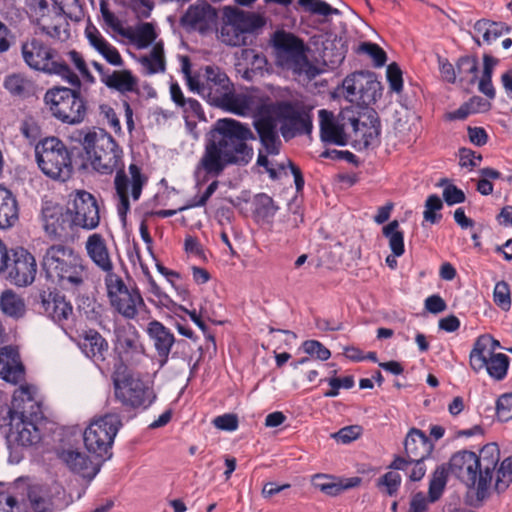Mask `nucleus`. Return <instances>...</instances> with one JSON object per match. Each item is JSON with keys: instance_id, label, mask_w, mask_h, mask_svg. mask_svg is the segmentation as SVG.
Segmentation results:
<instances>
[{"instance_id": "obj_54", "label": "nucleus", "mask_w": 512, "mask_h": 512, "mask_svg": "<svg viewBox=\"0 0 512 512\" xmlns=\"http://www.w3.org/2000/svg\"><path fill=\"white\" fill-rule=\"evenodd\" d=\"M496 415L502 422L512 419V393H504L497 399Z\"/></svg>"}, {"instance_id": "obj_27", "label": "nucleus", "mask_w": 512, "mask_h": 512, "mask_svg": "<svg viewBox=\"0 0 512 512\" xmlns=\"http://www.w3.org/2000/svg\"><path fill=\"white\" fill-rule=\"evenodd\" d=\"M216 18V10L207 2L202 1L187 9L181 18V24L184 27L205 32L215 23Z\"/></svg>"}, {"instance_id": "obj_64", "label": "nucleus", "mask_w": 512, "mask_h": 512, "mask_svg": "<svg viewBox=\"0 0 512 512\" xmlns=\"http://www.w3.org/2000/svg\"><path fill=\"white\" fill-rule=\"evenodd\" d=\"M183 109L186 119L197 118L199 120H205V113L202 109L201 104L194 98H187L183 105H180Z\"/></svg>"}, {"instance_id": "obj_55", "label": "nucleus", "mask_w": 512, "mask_h": 512, "mask_svg": "<svg viewBox=\"0 0 512 512\" xmlns=\"http://www.w3.org/2000/svg\"><path fill=\"white\" fill-rule=\"evenodd\" d=\"M331 389L324 393L325 397L333 398L339 395V389H351L354 386V377L349 375L343 378L331 377L326 380Z\"/></svg>"}, {"instance_id": "obj_63", "label": "nucleus", "mask_w": 512, "mask_h": 512, "mask_svg": "<svg viewBox=\"0 0 512 512\" xmlns=\"http://www.w3.org/2000/svg\"><path fill=\"white\" fill-rule=\"evenodd\" d=\"M27 7L36 17V25L39 26L42 19L49 13V3L47 0H26Z\"/></svg>"}, {"instance_id": "obj_10", "label": "nucleus", "mask_w": 512, "mask_h": 512, "mask_svg": "<svg viewBox=\"0 0 512 512\" xmlns=\"http://www.w3.org/2000/svg\"><path fill=\"white\" fill-rule=\"evenodd\" d=\"M35 155L39 168L49 178L64 182L71 177V152L60 139L45 138L36 145Z\"/></svg>"}, {"instance_id": "obj_56", "label": "nucleus", "mask_w": 512, "mask_h": 512, "mask_svg": "<svg viewBox=\"0 0 512 512\" xmlns=\"http://www.w3.org/2000/svg\"><path fill=\"white\" fill-rule=\"evenodd\" d=\"M156 38V33L151 23H143L135 32V41L140 48L149 46Z\"/></svg>"}, {"instance_id": "obj_48", "label": "nucleus", "mask_w": 512, "mask_h": 512, "mask_svg": "<svg viewBox=\"0 0 512 512\" xmlns=\"http://www.w3.org/2000/svg\"><path fill=\"white\" fill-rule=\"evenodd\" d=\"M0 512H27L24 498L19 499L8 491H1Z\"/></svg>"}, {"instance_id": "obj_28", "label": "nucleus", "mask_w": 512, "mask_h": 512, "mask_svg": "<svg viewBox=\"0 0 512 512\" xmlns=\"http://www.w3.org/2000/svg\"><path fill=\"white\" fill-rule=\"evenodd\" d=\"M362 482L360 477L340 478L328 474H316L311 483L314 488L328 496H338L342 492L358 487Z\"/></svg>"}, {"instance_id": "obj_12", "label": "nucleus", "mask_w": 512, "mask_h": 512, "mask_svg": "<svg viewBox=\"0 0 512 512\" xmlns=\"http://www.w3.org/2000/svg\"><path fill=\"white\" fill-rule=\"evenodd\" d=\"M121 426L122 422L117 414H106L92 421L84 431L85 447L96 456L107 455Z\"/></svg>"}, {"instance_id": "obj_20", "label": "nucleus", "mask_w": 512, "mask_h": 512, "mask_svg": "<svg viewBox=\"0 0 512 512\" xmlns=\"http://www.w3.org/2000/svg\"><path fill=\"white\" fill-rule=\"evenodd\" d=\"M277 63L290 69L305 54L304 42L290 32L276 31L272 37Z\"/></svg>"}, {"instance_id": "obj_31", "label": "nucleus", "mask_w": 512, "mask_h": 512, "mask_svg": "<svg viewBox=\"0 0 512 512\" xmlns=\"http://www.w3.org/2000/svg\"><path fill=\"white\" fill-rule=\"evenodd\" d=\"M320 119V134L324 142L344 146L347 144V136L344 132V123L335 120L332 112L321 109L318 112Z\"/></svg>"}, {"instance_id": "obj_17", "label": "nucleus", "mask_w": 512, "mask_h": 512, "mask_svg": "<svg viewBox=\"0 0 512 512\" xmlns=\"http://www.w3.org/2000/svg\"><path fill=\"white\" fill-rule=\"evenodd\" d=\"M34 307L58 324L66 323L73 315V306L56 289L41 290L35 296Z\"/></svg>"}, {"instance_id": "obj_52", "label": "nucleus", "mask_w": 512, "mask_h": 512, "mask_svg": "<svg viewBox=\"0 0 512 512\" xmlns=\"http://www.w3.org/2000/svg\"><path fill=\"white\" fill-rule=\"evenodd\" d=\"M302 349L306 354L314 356L321 361H326L331 356L330 350L317 340L304 341L302 343Z\"/></svg>"}, {"instance_id": "obj_5", "label": "nucleus", "mask_w": 512, "mask_h": 512, "mask_svg": "<svg viewBox=\"0 0 512 512\" xmlns=\"http://www.w3.org/2000/svg\"><path fill=\"white\" fill-rule=\"evenodd\" d=\"M9 409L10 428L6 434L9 449L29 447L41 439L36 421L41 418L40 405L34 399L32 387L21 385L15 390Z\"/></svg>"}, {"instance_id": "obj_6", "label": "nucleus", "mask_w": 512, "mask_h": 512, "mask_svg": "<svg viewBox=\"0 0 512 512\" xmlns=\"http://www.w3.org/2000/svg\"><path fill=\"white\" fill-rule=\"evenodd\" d=\"M499 459L498 446L491 443L481 449L479 456L468 450L456 452L450 459L449 467L467 487H476L478 497H484Z\"/></svg>"}, {"instance_id": "obj_53", "label": "nucleus", "mask_w": 512, "mask_h": 512, "mask_svg": "<svg viewBox=\"0 0 512 512\" xmlns=\"http://www.w3.org/2000/svg\"><path fill=\"white\" fill-rule=\"evenodd\" d=\"M67 60L71 62L74 67L79 71L81 76L88 82H94V77L90 73L86 61L83 57V55L76 51V50H70L65 53Z\"/></svg>"}, {"instance_id": "obj_18", "label": "nucleus", "mask_w": 512, "mask_h": 512, "mask_svg": "<svg viewBox=\"0 0 512 512\" xmlns=\"http://www.w3.org/2000/svg\"><path fill=\"white\" fill-rule=\"evenodd\" d=\"M72 196L71 212L78 228H97L100 223V209L94 195L85 190H77Z\"/></svg>"}, {"instance_id": "obj_40", "label": "nucleus", "mask_w": 512, "mask_h": 512, "mask_svg": "<svg viewBox=\"0 0 512 512\" xmlns=\"http://www.w3.org/2000/svg\"><path fill=\"white\" fill-rule=\"evenodd\" d=\"M141 64L147 69V74H156L165 71V58L163 44L156 43L148 56L140 59Z\"/></svg>"}, {"instance_id": "obj_24", "label": "nucleus", "mask_w": 512, "mask_h": 512, "mask_svg": "<svg viewBox=\"0 0 512 512\" xmlns=\"http://www.w3.org/2000/svg\"><path fill=\"white\" fill-rule=\"evenodd\" d=\"M26 370L19 351L13 346L0 348V378L11 384L25 380Z\"/></svg>"}, {"instance_id": "obj_42", "label": "nucleus", "mask_w": 512, "mask_h": 512, "mask_svg": "<svg viewBox=\"0 0 512 512\" xmlns=\"http://www.w3.org/2000/svg\"><path fill=\"white\" fill-rule=\"evenodd\" d=\"M254 205L255 216L266 221L273 218L278 210V207L274 204L273 199L264 193L256 195Z\"/></svg>"}, {"instance_id": "obj_25", "label": "nucleus", "mask_w": 512, "mask_h": 512, "mask_svg": "<svg viewBox=\"0 0 512 512\" xmlns=\"http://www.w3.org/2000/svg\"><path fill=\"white\" fill-rule=\"evenodd\" d=\"M146 331L157 353L160 367L165 366L175 344L174 334L157 320L149 322Z\"/></svg>"}, {"instance_id": "obj_37", "label": "nucleus", "mask_w": 512, "mask_h": 512, "mask_svg": "<svg viewBox=\"0 0 512 512\" xmlns=\"http://www.w3.org/2000/svg\"><path fill=\"white\" fill-rule=\"evenodd\" d=\"M27 498L35 512H52V506L61 507L48 497L47 490L42 485H31L27 489Z\"/></svg>"}, {"instance_id": "obj_61", "label": "nucleus", "mask_w": 512, "mask_h": 512, "mask_svg": "<svg viewBox=\"0 0 512 512\" xmlns=\"http://www.w3.org/2000/svg\"><path fill=\"white\" fill-rule=\"evenodd\" d=\"M100 11L103 20L108 27H110L113 31L119 33L120 35H125L120 20L115 16L113 12L109 10L108 4L105 0H101L100 2Z\"/></svg>"}, {"instance_id": "obj_43", "label": "nucleus", "mask_w": 512, "mask_h": 512, "mask_svg": "<svg viewBox=\"0 0 512 512\" xmlns=\"http://www.w3.org/2000/svg\"><path fill=\"white\" fill-rule=\"evenodd\" d=\"M57 19L58 21H56L53 25H46L42 23L38 27L40 31L48 37L60 42H65L70 38V25L66 20L62 18Z\"/></svg>"}, {"instance_id": "obj_19", "label": "nucleus", "mask_w": 512, "mask_h": 512, "mask_svg": "<svg viewBox=\"0 0 512 512\" xmlns=\"http://www.w3.org/2000/svg\"><path fill=\"white\" fill-rule=\"evenodd\" d=\"M4 272L13 284L19 287L30 285L37 273L35 257L23 248L11 250V261Z\"/></svg>"}, {"instance_id": "obj_8", "label": "nucleus", "mask_w": 512, "mask_h": 512, "mask_svg": "<svg viewBox=\"0 0 512 512\" xmlns=\"http://www.w3.org/2000/svg\"><path fill=\"white\" fill-rule=\"evenodd\" d=\"M112 382L115 400L127 411L146 410L156 400L154 389L126 369L115 371Z\"/></svg>"}, {"instance_id": "obj_23", "label": "nucleus", "mask_w": 512, "mask_h": 512, "mask_svg": "<svg viewBox=\"0 0 512 512\" xmlns=\"http://www.w3.org/2000/svg\"><path fill=\"white\" fill-rule=\"evenodd\" d=\"M57 457L73 473L91 481L98 474L100 468L94 465L86 453L79 449L63 448L57 450Z\"/></svg>"}, {"instance_id": "obj_58", "label": "nucleus", "mask_w": 512, "mask_h": 512, "mask_svg": "<svg viewBox=\"0 0 512 512\" xmlns=\"http://www.w3.org/2000/svg\"><path fill=\"white\" fill-rule=\"evenodd\" d=\"M362 428L359 425H351L341 428L339 431L331 435L337 442L348 444L361 435Z\"/></svg>"}, {"instance_id": "obj_26", "label": "nucleus", "mask_w": 512, "mask_h": 512, "mask_svg": "<svg viewBox=\"0 0 512 512\" xmlns=\"http://www.w3.org/2000/svg\"><path fill=\"white\" fill-rule=\"evenodd\" d=\"M78 346L84 355L98 367L106 361L108 341L95 329H88L79 335Z\"/></svg>"}, {"instance_id": "obj_59", "label": "nucleus", "mask_w": 512, "mask_h": 512, "mask_svg": "<svg viewBox=\"0 0 512 512\" xmlns=\"http://www.w3.org/2000/svg\"><path fill=\"white\" fill-rule=\"evenodd\" d=\"M387 80L391 91L399 93L403 89L402 71L397 63L393 62L387 66Z\"/></svg>"}, {"instance_id": "obj_11", "label": "nucleus", "mask_w": 512, "mask_h": 512, "mask_svg": "<svg viewBox=\"0 0 512 512\" xmlns=\"http://www.w3.org/2000/svg\"><path fill=\"white\" fill-rule=\"evenodd\" d=\"M75 88L54 87L44 95V102L52 116L65 124H79L86 116V102L80 95V87Z\"/></svg>"}, {"instance_id": "obj_9", "label": "nucleus", "mask_w": 512, "mask_h": 512, "mask_svg": "<svg viewBox=\"0 0 512 512\" xmlns=\"http://www.w3.org/2000/svg\"><path fill=\"white\" fill-rule=\"evenodd\" d=\"M264 25L265 20L259 14L225 7L218 38L229 46H246L252 43L253 33Z\"/></svg>"}, {"instance_id": "obj_2", "label": "nucleus", "mask_w": 512, "mask_h": 512, "mask_svg": "<svg viewBox=\"0 0 512 512\" xmlns=\"http://www.w3.org/2000/svg\"><path fill=\"white\" fill-rule=\"evenodd\" d=\"M79 141L91 160L92 167L97 172L112 174L116 171L114 187L118 198L117 211L121 220L125 221L130 210L129 187L133 201L139 200L142 189L148 180L147 177L134 163L130 164L128 168L131 178L127 176L122 161L123 150L115 139L104 130L81 132Z\"/></svg>"}, {"instance_id": "obj_35", "label": "nucleus", "mask_w": 512, "mask_h": 512, "mask_svg": "<svg viewBox=\"0 0 512 512\" xmlns=\"http://www.w3.org/2000/svg\"><path fill=\"white\" fill-rule=\"evenodd\" d=\"M0 309L3 314L15 319L23 317L26 312L24 300L10 289L1 293Z\"/></svg>"}, {"instance_id": "obj_1", "label": "nucleus", "mask_w": 512, "mask_h": 512, "mask_svg": "<svg viewBox=\"0 0 512 512\" xmlns=\"http://www.w3.org/2000/svg\"><path fill=\"white\" fill-rule=\"evenodd\" d=\"M255 139L247 124L230 118L217 120L206 136L204 152L195 167L196 187L210 177L220 176L230 165H247L253 157V148L247 142Z\"/></svg>"}, {"instance_id": "obj_49", "label": "nucleus", "mask_w": 512, "mask_h": 512, "mask_svg": "<svg viewBox=\"0 0 512 512\" xmlns=\"http://www.w3.org/2000/svg\"><path fill=\"white\" fill-rule=\"evenodd\" d=\"M494 303L503 311H508L511 308V291L510 286L506 281H499L495 284L493 291Z\"/></svg>"}, {"instance_id": "obj_33", "label": "nucleus", "mask_w": 512, "mask_h": 512, "mask_svg": "<svg viewBox=\"0 0 512 512\" xmlns=\"http://www.w3.org/2000/svg\"><path fill=\"white\" fill-rule=\"evenodd\" d=\"M17 221V201L9 190L0 187V229H8Z\"/></svg>"}, {"instance_id": "obj_34", "label": "nucleus", "mask_w": 512, "mask_h": 512, "mask_svg": "<svg viewBox=\"0 0 512 512\" xmlns=\"http://www.w3.org/2000/svg\"><path fill=\"white\" fill-rule=\"evenodd\" d=\"M490 341L491 338L489 336L483 335L477 338L473 345L469 356V363L475 372L481 371L487 365L490 355L494 354L489 348Z\"/></svg>"}, {"instance_id": "obj_62", "label": "nucleus", "mask_w": 512, "mask_h": 512, "mask_svg": "<svg viewBox=\"0 0 512 512\" xmlns=\"http://www.w3.org/2000/svg\"><path fill=\"white\" fill-rule=\"evenodd\" d=\"M85 36L89 44L96 50H103L109 43L101 34V32L92 23H89L85 28Z\"/></svg>"}, {"instance_id": "obj_45", "label": "nucleus", "mask_w": 512, "mask_h": 512, "mask_svg": "<svg viewBox=\"0 0 512 512\" xmlns=\"http://www.w3.org/2000/svg\"><path fill=\"white\" fill-rule=\"evenodd\" d=\"M457 74L461 81L466 80L469 76L470 82H474L477 79L478 73V61L476 57L462 56L456 63Z\"/></svg>"}, {"instance_id": "obj_36", "label": "nucleus", "mask_w": 512, "mask_h": 512, "mask_svg": "<svg viewBox=\"0 0 512 512\" xmlns=\"http://www.w3.org/2000/svg\"><path fill=\"white\" fill-rule=\"evenodd\" d=\"M103 83L110 89L121 93L133 92L137 86V79L129 70L113 71L103 79Z\"/></svg>"}, {"instance_id": "obj_4", "label": "nucleus", "mask_w": 512, "mask_h": 512, "mask_svg": "<svg viewBox=\"0 0 512 512\" xmlns=\"http://www.w3.org/2000/svg\"><path fill=\"white\" fill-rule=\"evenodd\" d=\"M41 266L47 280L72 294L82 291L89 279L83 257L73 247L63 243L46 248Z\"/></svg>"}, {"instance_id": "obj_46", "label": "nucleus", "mask_w": 512, "mask_h": 512, "mask_svg": "<svg viewBox=\"0 0 512 512\" xmlns=\"http://www.w3.org/2000/svg\"><path fill=\"white\" fill-rule=\"evenodd\" d=\"M402 482L401 475L394 471H389L381 476L376 483L377 488L388 496H396Z\"/></svg>"}, {"instance_id": "obj_7", "label": "nucleus", "mask_w": 512, "mask_h": 512, "mask_svg": "<svg viewBox=\"0 0 512 512\" xmlns=\"http://www.w3.org/2000/svg\"><path fill=\"white\" fill-rule=\"evenodd\" d=\"M21 54L26 65L47 75H56L73 87H81L80 78L72 71L67 61L58 56L55 49L41 39L31 38L22 43Z\"/></svg>"}, {"instance_id": "obj_32", "label": "nucleus", "mask_w": 512, "mask_h": 512, "mask_svg": "<svg viewBox=\"0 0 512 512\" xmlns=\"http://www.w3.org/2000/svg\"><path fill=\"white\" fill-rule=\"evenodd\" d=\"M85 249L92 262L101 270L110 272L113 269L105 239L101 234H91L87 238Z\"/></svg>"}, {"instance_id": "obj_51", "label": "nucleus", "mask_w": 512, "mask_h": 512, "mask_svg": "<svg viewBox=\"0 0 512 512\" xmlns=\"http://www.w3.org/2000/svg\"><path fill=\"white\" fill-rule=\"evenodd\" d=\"M443 208V202L440 199V197L436 194H432L428 196V198L425 201V210L423 212V217L425 221L435 224L438 223L442 215L437 214L436 212L441 210Z\"/></svg>"}, {"instance_id": "obj_3", "label": "nucleus", "mask_w": 512, "mask_h": 512, "mask_svg": "<svg viewBox=\"0 0 512 512\" xmlns=\"http://www.w3.org/2000/svg\"><path fill=\"white\" fill-rule=\"evenodd\" d=\"M257 138L267 154L278 155L282 147L280 135L287 141L312 131L310 113L290 101L270 102L253 118Z\"/></svg>"}, {"instance_id": "obj_44", "label": "nucleus", "mask_w": 512, "mask_h": 512, "mask_svg": "<svg viewBox=\"0 0 512 512\" xmlns=\"http://www.w3.org/2000/svg\"><path fill=\"white\" fill-rule=\"evenodd\" d=\"M54 10L56 18L66 16L70 19L79 20L82 15L79 0H54Z\"/></svg>"}, {"instance_id": "obj_16", "label": "nucleus", "mask_w": 512, "mask_h": 512, "mask_svg": "<svg viewBox=\"0 0 512 512\" xmlns=\"http://www.w3.org/2000/svg\"><path fill=\"white\" fill-rule=\"evenodd\" d=\"M345 97L350 102L364 105L375 103L382 95L381 83L376 80L374 73L358 71L348 75L343 80Z\"/></svg>"}, {"instance_id": "obj_60", "label": "nucleus", "mask_w": 512, "mask_h": 512, "mask_svg": "<svg viewBox=\"0 0 512 512\" xmlns=\"http://www.w3.org/2000/svg\"><path fill=\"white\" fill-rule=\"evenodd\" d=\"M290 69L298 75H305L309 80L314 79L319 73L316 66L308 60L306 54L299 59V62L293 64Z\"/></svg>"}, {"instance_id": "obj_13", "label": "nucleus", "mask_w": 512, "mask_h": 512, "mask_svg": "<svg viewBox=\"0 0 512 512\" xmlns=\"http://www.w3.org/2000/svg\"><path fill=\"white\" fill-rule=\"evenodd\" d=\"M106 286L111 306L124 318L135 319L139 310L145 307L138 288H129L121 278L109 276L106 279Z\"/></svg>"}, {"instance_id": "obj_30", "label": "nucleus", "mask_w": 512, "mask_h": 512, "mask_svg": "<svg viewBox=\"0 0 512 512\" xmlns=\"http://www.w3.org/2000/svg\"><path fill=\"white\" fill-rule=\"evenodd\" d=\"M355 134L354 147L358 150L367 149L378 143L380 135V122L377 118L371 117L370 124L360 122L355 117H348Z\"/></svg>"}, {"instance_id": "obj_39", "label": "nucleus", "mask_w": 512, "mask_h": 512, "mask_svg": "<svg viewBox=\"0 0 512 512\" xmlns=\"http://www.w3.org/2000/svg\"><path fill=\"white\" fill-rule=\"evenodd\" d=\"M4 88L13 96L26 97L33 88L32 82L22 74H10L5 77Z\"/></svg>"}, {"instance_id": "obj_14", "label": "nucleus", "mask_w": 512, "mask_h": 512, "mask_svg": "<svg viewBox=\"0 0 512 512\" xmlns=\"http://www.w3.org/2000/svg\"><path fill=\"white\" fill-rule=\"evenodd\" d=\"M43 228L47 236L61 242L74 241L78 226L71 208L57 204H46L42 208Z\"/></svg>"}, {"instance_id": "obj_47", "label": "nucleus", "mask_w": 512, "mask_h": 512, "mask_svg": "<svg viewBox=\"0 0 512 512\" xmlns=\"http://www.w3.org/2000/svg\"><path fill=\"white\" fill-rule=\"evenodd\" d=\"M299 5L307 12L321 16L338 15V9L333 8L323 0H299Z\"/></svg>"}, {"instance_id": "obj_38", "label": "nucleus", "mask_w": 512, "mask_h": 512, "mask_svg": "<svg viewBox=\"0 0 512 512\" xmlns=\"http://www.w3.org/2000/svg\"><path fill=\"white\" fill-rule=\"evenodd\" d=\"M382 234L388 239L391 252L395 256H402L405 252L404 233L399 230V222L391 221L382 228Z\"/></svg>"}, {"instance_id": "obj_21", "label": "nucleus", "mask_w": 512, "mask_h": 512, "mask_svg": "<svg viewBox=\"0 0 512 512\" xmlns=\"http://www.w3.org/2000/svg\"><path fill=\"white\" fill-rule=\"evenodd\" d=\"M114 352L124 369L136 362L145 352L139 332L134 327L117 331Z\"/></svg>"}, {"instance_id": "obj_57", "label": "nucleus", "mask_w": 512, "mask_h": 512, "mask_svg": "<svg viewBox=\"0 0 512 512\" xmlns=\"http://www.w3.org/2000/svg\"><path fill=\"white\" fill-rule=\"evenodd\" d=\"M512 475V456L507 457L501 463L497 471L496 489L498 491L505 490L511 481Z\"/></svg>"}, {"instance_id": "obj_15", "label": "nucleus", "mask_w": 512, "mask_h": 512, "mask_svg": "<svg viewBox=\"0 0 512 512\" xmlns=\"http://www.w3.org/2000/svg\"><path fill=\"white\" fill-rule=\"evenodd\" d=\"M197 88L192 92L199 94L202 98L215 107L233 89V83L222 68L216 65H206L200 68V77Z\"/></svg>"}, {"instance_id": "obj_22", "label": "nucleus", "mask_w": 512, "mask_h": 512, "mask_svg": "<svg viewBox=\"0 0 512 512\" xmlns=\"http://www.w3.org/2000/svg\"><path fill=\"white\" fill-rule=\"evenodd\" d=\"M267 104L256 95L235 93L233 88L230 89L228 95L222 99L217 107L238 116H252L254 118Z\"/></svg>"}, {"instance_id": "obj_41", "label": "nucleus", "mask_w": 512, "mask_h": 512, "mask_svg": "<svg viewBox=\"0 0 512 512\" xmlns=\"http://www.w3.org/2000/svg\"><path fill=\"white\" fill-rule=\"evenodd\" d=\"M509 364L510 359L506 354L494 353L493 355H490L487 360V365H485L484 368H486L487 373L491 378L496 381H501L507 375Z\"/></svg>"}, {"instance_id": "obj_29", "label": "nucleus", "mask_w": 512, "mask_h": 512, "mask_svg": "<svg viewBox=\"0 0 512 512\" xmlns=\"http://www.w3.org/2000/svg\"><path fill=\"white\" fill-rule=\"evenodd\" d=\"M434 449L430 438L420 429L411 428L404 440V451L410 460H425Z\"/></svg>"}, {"instance_id": "obj_50", "label": "nucleus", "mask_w": 512, "mask_h": 512, "mask_svg": "<svg viewBox=\"0 0 512 512\" xmlns=\"http://www.w3.org/2000/svg\"><path fill=\"white\" fill-rule=\"evenodd\" d=\"M357 53L369 55L375 67H382L387 61L386 52L377 44L371 42H362L356 49Z\"/></svg>"}]
</instances>
